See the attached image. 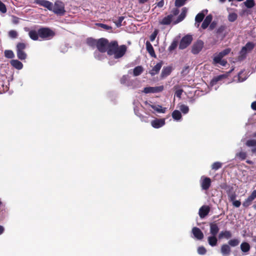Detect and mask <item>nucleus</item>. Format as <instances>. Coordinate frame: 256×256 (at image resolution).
I'll return each instance as SVG.
<instances>
[{"mask_svg":"<svg viewBox=\"0 0 256 256\" xmlns=\"http://www.w3.org/2000/svg\"><path fill=\"white\" fill-rule=\"evenodd\" d=\"M240 244V240L238 238L230 240L228 244H222L220 248V252L223 256H228L231 252L232 247L238 246Z\"/></svg>","mask_w":256,"mask_h":256,"instance_id":"f257e3e1","label":"nucleus"},{"mask_svg":"<svg viewBox=\"0 0 256 256\" xmlns=\"http://www.w3.org/2000/svg\"><path fill=\"white\" fill-rule=\"evenodd\" d=\"M39 36L43 40H50L56 35L55 32L49 28H41L38 29Z\"/></svg>","mask_w":256,"mask_h":256,"instance_id":"f03ea898","label":"nucleus"},{"mask_svg":"<svg viewBox=\"0 0 256 256\" xmlns=\"http://www.w3.org/2000/svg\"><path fill=\"white\" fill-rule=\"evenodd\" d=\"M52 11L58 16H64L66 12L64 4L62 1H56L52 6Z\"/></svg>","mask_w":256,"mask_h":256,"instance_id":"7ed1b4c3","label":"nucleus"},{"mask_svg":"<svg viewBox=\"0 0 256 256\" xmlns=\"http://www.w3.org/2000/svg\"><path fill=\"white\" fill-rule=\"evenodd\" d=\"M26 48V44L24 42H18L16 44V50L18 58L20 60H24L26 58V54L24 50Z\"/></svg>","mask_w":256,"mask_h":256,"instance_id":"20e7f679","label":"nucleus"},{"mask_svg":"<svg viewBox=\"0 0 256 256\" xmlns=\"http://www.w3.org/2000/svg\"><path fill=\"white\" fill-rule=\"evenodd\" d=\"M192 36L190 34H186L182 37L180 42L179 49L184 50L186 48L192 43Z\"/></svg>","mask_w":256,"mask_h":256,"instance_id":"39448f33","label":"nucleus"},{"mask_svg":"<svg viewBox=\"0 0 256 256\" xmlns=\"http://www.w3.org/2000/svg\"><path fill=\"white\" fill-rule=\"evenodd\" d=\"M108 42V40L104 38L98 39L96 46L98 50L102 53L106 52Z\"/></svg>","mask_w":256,"mask_h":256,"instance_id":"423d86ee","label":"nucleus"},{"mask_svg":"<svg viewBox=\"0 0 256 256\" xmlns=\"http://www.w3.org/2000/svg\"><path fill=\"white\" fill-rule=\"evenodd\" d=\"M204 43L200 40L194 43L192 47V52L194 54H198L202 49Z\"/></svg>","mask_w":256,"mask_h":256,"instance_id":"0eeeda50","label":"nucleus"},{"mask_svg":"<svg viewBox=\"0 0 256 256\" xmlns=\"http://www.w3.org/2000/svg\"><path fill=\"white\" fill-rule=\"evenodd\" d=\"M212 184L211 179L210 178L202 176L200 180V184L202 189L204 190H208Z\"/></svg>","mask_w":256,"mask_h":256,"instance_id":"6e6552de","label":"nucleus"},{"mask_svg":"<svg viewBox=\"0 0 256 256\" xmlns=\"http://www.w3.org/2000/svg\"><path fill=\"white\" fill-rule=\"evenodd\" d=\"M126 45H121L117 47V49L115 50L114 53V58L116 59L122 57L126 54Z\"/></svg>","mask_w":256,"mask_h":256,"instance_id":"1a4fd4ad","label":"nucleus"},{"mask_svg":"<svg viewBox=\"0 0 256 256\" xmlns=\"http://www.w3.org/2000/svg\"><path fill=\"white\" fill-rule=\"evenodd\" d=\"M118 46V42L116 40L112 41L110 42H108L106 51L107 52L109 56L113 55Z\"/></svg>","mask_w":256,"mask_h":256,"instance_id":"9d476101","label":"nucleus"},{"mask_svg":"<svg viewBox=\"0 0 256 256\" xmlns=\"http://www.w3.org/2000/svg\"><path fill=\"white\" fill-rule=\"evenodd\" d=\"M256 198V190H254L246 198L242 203V206L244 208H248L252 203L253 200Z\"/></svg>","mask_w":256,"mask_h":256,"instance_id":"9b49d317","label":"nucleus"},{"mask_svg":"<svg viewBox=\"0 0 256 256\" xmlns=\"http://www.w3.org/2000/svg\"><path fill=\"white\" fill-rule=\"evenodd\" d=\"M34 3L40 6H42L44 8H48L49 10L52 11V10L53 4L50 1L46 0H35Z\"/></svg>","mask_w":256,"mask_h":256,"instance_id":"f8f14e48","label":"nucleus"},{"mask_svg":"<svg viewBox=\"0 0 256 256\" xmlns=\"http://www.w3.org/2000/svg\"><path fill=\"white\" fill-rule=\"evenodd\" d=\"M231 51L230 48H227L220 52L214 58V62H219L220 59H222L224 56L228 55Z\"/></svg>","mask_w":256,"mask_h":256,"instance_id":"ddd939ff","label":"nucleus"},{"mask_svg":"<svg viewBox=\"0 0 256 256\" xmlns=\"http://www.w3.org/2000/svg\"><path fill=\"white\" fill-rule=\"evenodd\" d=\"M164 90L162 86L156 87H146L144 89L143 92L146 94L156 93L162 92Z\"/></svg>","mask_w":256,"mask_h":256,"instance_id":"4468645a","label":"nucleus"},{"mask_svg":"<svg viewBox=\"0 0 256 256\" xmlns=\"http://www.w3.org/2000/svg\"><path fill=\"white\" fill-rule=\"evenodd\" d=\"M165 124L164 118H156L151 122L152 126L155 128H158Z\"/></svg>","mask_w":256,"mask_h":256,"instance_id":"2eb2a0df","label":"nucleus"},{"mask_svg":"<svg viewBox=\"0 0 256 256\" xmlns=\"http://www.w3.org/2000/svg\"><path fill=\"white\" fill-rule=\"evenodd\" d=\"M254 47V44L252 42H248L243 46L240 50V54L243 55L248 52L252 51Z\"/></svg>","mask_w":256,"mask_h":256,"instance_id":"dca6fc26","label":"nucleus"},{"mask_svg":"<svg viewBox=\"0 0 256 256\" xmlns=\"http://www.w3.org/2000/svg\"><path fill=\"white\" fill-rule=\"evenodd\" d=\"M210 212V208L208 206H202L199 210L198 214L200 218L206 217Z\"/></svg>","mask_w":256,"mask_h":256,"instance_id":"f3484780","label":"nucleus"},{"mask_svg":"<svg viewBox=\"0 0 256 256\" xmlns=\"http://www.w3.org/2000/svg\"><path fill=\"white\" fill-rule=\"evenodd\" d=\"M192 232L194 236L198 240H201L204 238V234L197 227H194L192 228Z\"/></svg>","mask_w":256,"mask_h":256,"instance_id":"a211bd4d","label":"nucleus"},{"mask_svg":"<svg viewBox=\"0 0 256 256\" xmlns=\"http://www.w3.org/2000/svg\"><path fill=\"white\" fill-rule=\"evenodd\" d=\"M162 65V62H160L158 64L149 72V73L152 76H154L158 74Z\"/></svg>","mask_w":256,"mask_h":256,"instance_id":"6ab92c4d","label":"nucleus"},{"mask_svg":"<svg viewBox=\"0 0 256 256\" xmlns=\"http://www.w3.org/2000/svg\"><path fill=\"white\" fill-rule=\"evenodd\" d=\"M210 233L212 235L216 236L219 232V228L216 224L212 222L210 224Z\"/></svg>","mask_w":256,"mask_h":256,"instance_id":"aec40b11","label":"nucleus"},{"mask_svg":"<svg viewBox=\"0 0 256 256\" xmlns=\"http://www.w3.org/2000/svg\"><path fill=\"white\" fill-rule=\"evenodd\" d=\"M212 19V16L211 14L208 15L202 24V28L204 30L206 28L211 22Z\"/></svg>","mask_w":256,"mask_h":256,"instance_id":"412c9836","label":"nucleus"},{"mask_svg":"<svg viewBox=\"0 0 256 256\" xmlns=\"http://www.w3.org/2000/svg\"><path fill=\"white\" fill-rule=\"evenodd\" d=\"M146 49L152 57L154 58L156 57L153 46L150 42L148 41L146 42Z\"/></svg>","mask_w":256,"mask_h":256,"instance_id":"4be33fe9","label":"nucleus"},{"mask_svg":"<svg viewBox=\"0 0 256 256\" xmlns=\"http://www.w3.org/2000/svg\"><path fill=\"white\" fill-rule=\"evenodd\" d=\"M172 71V66H164L163 68L162 72H161V77L162 78H166L169 76Z\"/></svg>","mask_w":256,"mask_h":256,"instance_id":"5701e85b","label":"nucleus"},{"mask_svg":"<svg viewBox=\"0 0 256 256\" xmlns=\"http://www.w3.org/2000/svg\"><path fill=\"white\" fill-rule=\"evenodd\" d=\"M172 14H169L168 16L164 18L160 22V24L162 25H168L172 22Z\"/></svg>","mask_w":256,"mask_h":256,"instance_id":"b1692460","label":"nucleus"},{"mask_svg":"<svg viewBox=\"0 0 256 256\" xmlns=\"http://www.w3.org/2000/svg\"><path fill=\"white\" fill-rule=\"evenodd\" d=\"M232 236V232L229 230L222 231L218 234V238H225L229 239Z\"/></svg>","mask_w":256,"mask_h":256,"instance_id":"393cba45","label":"nucleus"},{"mask_svg":"<svg viewBox=\"0 0 256 256\" xmlns=\"http://www.w3.org/2000/svg\"><path fill=\"white\" fill-rule=\"evenodd\" d=\"M187 10H188L186 8H182V12L178 16L176 22H174L175 24L182 22L185 18V17L186 16Z\"/></svg>","mask_w":256,"mask_h":256,"instance_id":"a878e982","label":"nucleus"},{"mask_svg":"<svg viewBox=\"0 0 256 256\" xmlns=\"http://www.w3.org/2000/svg\"><path fill=\"white\" fill-rule=\"evenodd\" d=\"M208 244L212 246H215L218 244V239L216 236L212 235L208 238Z\"/></svg>","mask_w":256,"mask_h":256,"instance_id":"bb28decb","label":"nucleus"},{"mask_svg":"<svg viewBox=\"0 0 256 256\" xmlns=\"http://www.w3.org/2000/svg\"><path fill=\"white\" fill-rule=\"evenodd\" d=\"M11 65L18 70H21L23 67L22 64L17 60H12L10 61Z\"/></svg>","mask_w":256,"mask_h":256,"instance_id":"cd10ccee","label":"nucleus"},{"mask_svg":"<svg viewBox=\"0 0 256 256\" xmlns=\"http://www.w3.org/2000/svg\"><path fill=\"white\" fill-rule=\"evenodd\" d=\"M28 36L30 38L34 40H38L39 33L38 30V32L34 30H30L28 32Z\"/></svg>","mask_w":256,"mask_h":256,"instance_id":"c85d7f7f","label":"nucleus"},{"mask_svg":"<svg viewBox=\"0 0 256 256\" xmlns=\"http://www.w3.org/2000/svg\"><path fill=\"white\" fill-rule=\"evenodd\" d=\"M204 16H205V14H204V11L197 14V15L196 16L195 18V20H196V23L198 24V26L199 24L203 20L204 18Z\"/></svg>","mask_w":256,"mask_h":256,"instance_id":"c756f323","label":"nucleus"},{"mask_svg":"<svg viewBox=\"0 0 256 256\" xmlns=\"http://www.w3.org/2000/svg\"><path fill=\"white\" fill-rule=\"evenodd\" d=\"M240 249L243 252H248L250 251V244L247 242H243L240 244Z\"/></svg>","mask_w":256,"mask_h":256,"instance_id":"7c9ffc66","label":"nucleus"},{"mask_svg":"<svg viewBox=\"0 0 256 256\" xmlns=\"http://www.w3.org/2000/svg\"><path fill=\"white\" fill-rule=\"evenodd\" d=\"M151 108L157 112L158 113H162L164 114L166 112V108H162L161 106L158 105V106H154V105H151Z\"/></svg>","mask_w":256,"mask_h":256,"instance_id":"2f4dec72","label":"nucleus"},{"mask_svg":"<svg viewBox=\"0 0 256 256\" xmlns=\"http://www.w3.org/2000/svg\"><path fill=\"white\" fill-rule=\"evenodd\" d=\"M144 71L142 66H139L135 67L133 70L134 76H140Z\"/></svg>","mask_w":256,"mask_h":256,"instance_id":"473e14b6","label":"nucleus"},{"mask_svg":"<svg viewBox=\"0 0 256 256\" xmlns=\"http://www.w3.org/2000/svg\"><path fill=\"white\" fill-rule=\"evenodd\" d=\"M172 118L176 120H179L182 118V114L178 110H174L172 114Z\"/></svg>","mask_w":256,"mask_h":256,"instance_id":"72a5a7b5","label":"nucleus"},{"mask_svg":"<svg viewBox=\"0 0 256 256\" xmlns=\"http://www.w3.org/2000/svg\"><path fill=\"white\" fill-rule=\"evenodd\" d=\"M98 40L90 38L86 40V44L90 46L95 47L96 46Z\"/></svg>","mask_w":256,"mask_h":256,"instance_id":"f704fd0d","label":"nucleus"},{"mask_svg":"<svg viewBox=\"0 0 256 256\" xmlns=\"http://www.w3.org/2000/svg\"><path fill=\"white\" fill-rule=\"evenodd\" d=\"M8 90V86L4 84L3 80H0V93H4Z\"/></svg>","mask_w":256,"mask_h":256,"instance_id":"c9c22d12","label":"nucleus"},{"mask_svg":"<svg viewBox=\"0 0 256 256\" xmlns=\"http://www.w3.org/2000/svg\"><path fill=\"white\" fill-rule=\"evenodd\" d=\"M247 156V154L246 152H240L236 154V157L242 160H244Z\"/></svg>","mask_w":256,"mask_h":256,"instance_id":"e433bc0d","label":"nucleus"},{"mask_svg":"<svg viewBox=\"0 0 256 256\" xmlns=\"http://www.w3.org/2000/svg\"><path fill=\"white\" fill-rule=\"evenodd\" d=\"M238 18V15L234 12L230 13L228 16V20L230 22H234Z\"/></svg>","mask_w":256,"mask_h":256,"instance_id":"4c0bfd02","label":"nucleus"},{"mask_svg":"<svg viewBox=\"0 0 256 256\" xmlns=\"http://www.w3.org/2000/svg\"><path fill=\"white\" fill-rule=\"evenodd\" d=\"M178 40H174L172 41V42L171 44L168 47V50L170 52H172V50H174L176 48V47L178 46Z\"/></svg>","mask_w":256,"mask_h":256,"instance_id":"58836bf2","label":"nucleus"},{"mask_svg":"<svg viewBox=\"0 0 256 256\" xmlns=\"http://www.w3.org/2000/svg\"><path fill=\"white\" fill-rule=\"evenodd\" d=\"M4 56L8 58H12L14 56V54L12 50H6Z\"/></svg>","mask_w":256,"mask_h":256,"instance_id":"ea45409f","label":"nucleus"},{"mask_svg":"<svg viewBox=\"0 0 256 256\" xmlns=\"http://www.w3.org/2000/svg\"><path fill=\"white\" fill-rule=\"evenodd\" d=\"M222 166V164L220 162H214L212 165V168L214 170H216L220 169V168H221Z\"/></svg>","mask_w":256,"mask_h":256,"instance_id":"a19ab883","label":"nucleus"},{"mask_svg":"<svg viewBox=\"0 0 256 256\" xmlns=\"http://www.w3.org/2000/svg\"><path fill=\"white\" fill-rule=\"evenodd\" d=\"M244 4L248 8H252L255 4L254 0H246Z\"/></svg>","mask_w":256,"mask_h":256,"instance_id":"79ce46f5","label":"nucleus"},{"mask_svg":"<svg viewBox=\"0 0 256 256\" xmlns=\"http://www.w3.org/2000/svg\"><path fill=\"white\" fill-rule=\"evenodd\" d=\"M178 88V86H174V88L176 90V91L175 92V96H176L178 98H181V96L182 94V92H184L182 89H178L177 90Z\"/></svg>","mask_w":256,"mask_h":256,"instance_id":"37998d69","label":"nucleus"},{"mask_svg":"<svg viewBox=\"0 0 256 256\" xmlns=\"http://www.w3.org/2000/svg\"><path fill=\"white\" fill-rule=\"evenodd\" d=\"M246 144L248 147L256 146V140H249L246 141Z\"/></svg>","mask_w":256,"mask_h":256,"instance_id":"c03bdc74","label":"nucleus"},{"mask_svg":"<svg viewBox=\"0 0 256 256\" xmlns=\"http://www.w3.org/2000/svg\"><path fill=\"white\" fill-rule=\"evenodd\" d=\"M187 0H175V6L176 7H181L183 6Z\"/></svg>","mask_w":256,"mask_h":256,"instance_id":"a18cd8bd","label":"nucleus"},{"mask_svg":"<svg viewBox=\"0 0 256 256\" xmlns=\"http://www.w3.org/2000/svg\"><path fill=\"white\" fill-rule=\"evenodd\" d=\"M180 109L184 114H187L189 111L188 107L184 104H182L180 107Z\"/></svg>","mask_w":256,"mask_h":256,"instance_id":"49530a36","label":"nucleus"},{"mask_svg":"<svg viewBox=\"0 0 256 256\" xmlns=\"http://www.w3.org/2000/svg\"><path fill=\"white\" fill-rule=\"evenodd\" d=\"M18 34L16 31L14 30H10L8 32V36L12 38H17Z\"/></svg>","mask_w":256,"mask_h":256,"instance_id":"de8ad7c7","label":"nucleus"},{"mask_svg":"<svg viewBox=\"0 0 256 256\" xmlns=\"http://www.w3.org/2000/svg\"><path fill=\"white\" fill-rule=\"evenodd\" d=\"M7 9L6 5L0 0V12L3 14H4L6 12Z\"/></svg>","mask_w":256,"mask_h":256,"instance_id":"09e8293b","label":"nucleus"},{"mask_svg":"<svg viewBox=\"0 0 256 256\" xmlns=\"http://www.w3.org/2000/svg\"><path fill=\"white\" fill-rule=\"evenodd\" d=\"M124 16H120L118 18V20L114 22L116 25V26L117 27H120L122 24V22L123 21V20H124Z\"/></svg>","mask_w":256,"mask_h":256,"instance_id":"8fccbe9b","label":"nucleus"},{"mask_svg":"<svg viewBox=\"0 0 256 256\" xmlns=\"http://www.w3.org/2000/svg\"><path fill=\"white\" fill-rule=\"evenodd\" d=\"M206 252V250L203 246H200L198 248V252L200 254H204Z\"/></svg>","mask_w":256,"mask_h":256,"instance_id":"3c124183","label":"nucleus"},{"mask_svg":"<svg viewBox=\"0 0 256 256\" xmlns=\"http://www.w3.org/2000/svg\"><path fill=\"white\" fill-rule=\"evenodd\" d=\"M226 28V26H221L216 30V33L218 34H221L223 33V32L225 30Z\"/></svg>","mask_w":256,"mask_h":256,"instance_id":"603ef678","label":"nucleus"},{"mask_svg":"<svg viewBox=\"0 0 256 256\" xmlns=\"http://www.w3.org/2000/svg\"><path fill=\"white\" fill-rule=\"evenodd\" d=\"M228 196L230 201L232 202L233 201L235 200L236 197V194L235 192H232L228 194Z\"/></svg>","mask_w":256,"mask_h":256,"instance_id":"864d4df0","label":"nucleus"},{"mask_svg":"<svg viewBox=\"0 0 256 256\" xmlns=\"http://www.w3.org/2000/svg\"><path fill=\"white\" fill-rule=\"evenodd\" d=\"M128 79V75H124L120 78V82L122 84H125L126 83Z\"/></svg>","mask_w":256,"mask_h":256,"instance_id":"5fc2aeb1","label":"nucleus"},{"mask_svg":"<svg viewBox=\"0 0 256 256\" xmlns=\"http://www.w3.org/2000/svg\"><path fill=\"white\" fill-rule=\"evenodd\" d=\"M98 24V26L100 28H104V29L106 30H111L112 29V26H108L107 24Z\"/></svg>","mask_w":256,"mask_h":256,"instance_id":"6e6d98bb","label":"nucleus"},{"mask_svg":"<svg viewBox=\"0 0 256 256\" xmlns=\"http://www.w3.org/2000/svg\"><path fill=\"white\" fill-rule=\"evenodd\" d=\"M224 77V75H220L216 77H214L212 80V82L213 83H216V82L220 80L222 78H223Z\"/></svg>","mask_w":256,"mask_h":256,"instance_id":"4d7b16f0","label":"nucleus"},{"mask_svg":"<svg viewBox=\"0 0 256 256\" xmlns=\"http://www.w3.org/2000/svg\"><path fill=\"white\" fill-rule=\"evenodd\" d=\"M189 72V66H185L181 72V74L183 76L186 75Z\"/></svg>","mask_w":256,"mask_h":256,"instance_id":"13d9d810","label":"nucleus"},{"mask_svg":"<svg viewBox=\"0 0 256 256\" xmlns=\"http://www.w3.org/2000/svg\"><path fill=\"white\" fill-rule=\"evenodd\" d=\"M243 74V71H240L238 74V80L240 82H244L246 80V78H242L241 75Z\"/></svg>","mask_w":256,"mask_h":256,"instance_id":"bf43d9fd","label":"nucleus"},{"mask_svg":"<svg viewBox=\"0 0 256 256\" xmlns=\"http://www.w3.org/2000/svg\"><path fill=\"white\" fill-rule=\"evenodd\" d=\"M214 64H219L222 66H226L227 61L225 60L220 59L219 62H214Z\"/></svg>","mask_w":256,"mask_h":256,"instance_id":"052dcab7","label":"nucleus"},{"mask_svg":"<svg viewBox=\"0 0 256 256\" xmlns=\"http://www.w3.org/2000/svg\"><path fill=\"white\" fill-rule=\"evenodd\" d=\"M180 10L178 8H174L172 10V14L174 16H176L179 14Z\"/></svg>","mask_w":256,"mask_h":256,"instance_id":"680f3d73","label":"nucleus"},{"mask_svg":"<svg viewBox=\"0 0 256 256\" xmlns=\"http://www.w3.org/2000/svg\"><path fill=\"white\" fill-rule=\"evenodd\" d=\"M232 204L236 208H238L240 206L241 204V202L240 200H235L232 202Z\"/></svg>","mask_w":256,"mask_h":256,"instance_id":"e2e57ef3","label":"nucleus"},{"mask_svg":"<svg viewBox=\"0 0 256 256\" xmlns=\"http://www.w3.org/2000/svg\"><path fill=\"white\" fill-rule=\"evenodd\" d=\"M156 34L157 32L156 31L154 32L152 34V35L150 36V39L152 41L154 40L155 39Z\"/></svg>","mask_w":256,"mask_h":256,"instance_id":"0e129e2a","label":"nucleus"},{"mask_svg":"<svg viewBox=\"0 0 256 256\" xmlns=\"http://www.w3.org/2000/svg\"><path fill=\"white\" fill-rule=\"evenodd\" d=\"M164 5V0H162L157 4V6L159 8H162Z\"/></svg>","mask_w":256,"mask_h":256,"instance_id":"69168bd1","label":"nucleus"},{"mask_svg":"<svg viewBox=\"0 0 256 256\" xmlns=\"http://www.w3.org/2000/svg\"><path fill=\"white\" fill-rule=\"evenodd\" d=\"M251 108L252 110H256V101L252 103Z\"/></svg>","mask_w":256,"mask_h":256,"instance_id":"338daca9","label":"nucleus"},{"mask_svg":"<svg viewBox=\"0 0 256 256\" xmlns=\"http://www.w3.org/2000/svg\"><path fill=\"white\" fill-rule=\"evenodd\" d=\"M4 231V228L2 226H0V234H2Z\"/></svg>","mask_w":256,"mask_h":256,"instance_id":"774afa93","label":"nucleus"}]
</instances>
